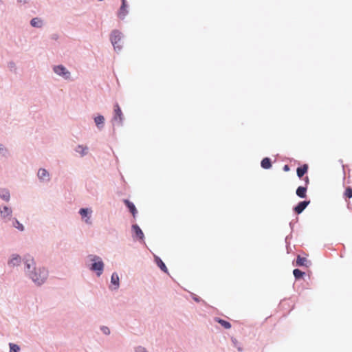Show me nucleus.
Returning a JSON list of instances; mask_svg holds the SVG:
<instances>
[{
    "mask_svg": "<svg viewBox=\"0 0 352 352\" xmlns=\"http://www.w3.org/2000/svg\"><path fill=\"white\" fill-rule=\"evenodd\" d=\"M111 283L114 285L113 289H117L119 286V277L116 273H113L111 278Z\"/></svg>",
    "mask_w": 352,
    "mask_h": 352,
    "instance_id": "obj_14",
    "label": "nucleus"
},
{
    "mask_svg": "<svg viewBox=\"0 0 352 352\" xmlns=\"http://www.w3.org/2000/svg\"><path fill=\"white\" fill-rule=\"evenodd\" d=\"M17 226H16V228H18L19 230H23L24 228H23V226L22 224H21L19 221H16Z\"/></svg>",
    "mask_w": 352,
    "mask_h": 352,
    "instance_id": "obj_30",
    "label": "nucleus"
},
{
    "mask_svg": "<svg viewBox=\"0 0 352 352\" xmlns=\"http://www.w3.org/2000/svg\"><path fill=\"white\" fill-rule=\"evenodd\" d=\"M95 123L98 127L100 126V124H102L104 121V118L102 116H98L94 119Z\"/></svg>",
    "mask_w": 352,
    "mask_h": 352,
    "instance_id": "obj_23",
    "label": "nucleus"
},
{
    "mask_svg": "<svg viewBox=\"0 0 352 352\" xmlns=\"http://www.w3.org/2000/svg\"><path fill=\"white\" fill-rule=\"evenodd\" d=\"M344 196L349 199L352 197V188L351 187L349 186L346 188Z\"/></svg>",
    "mask_w": 352,
    "mask_h": 352,
    "instance_id": "obj_24",
    "label": "nucleus"
},
{
    "mask_svg": "<svg viewBox=\"0 0 352 352\" xmlns=\"http://www.w3.org/2000/svg\"><path fill=\"white\" fill-rule=\"evenodd\" d=\"M293 274L296 279H299L304 276L305 273L298 269H295L293 271Z\"/></svg>",
    "mask_w": 352,
    "mask_h": 352,
    "instance_id": "obj_22",
    "label": "nucleus"
},
{
    "mask_svg": "<svg viewBox=\"0 0 352 352\" xmlns=\"http://www.w3.org/2000/svg\"><path fill=\"white\" fill-rule=\"evenodd\" d=\"M261 166L265 169H268L272 166L270 159L265 157L261 161Z\"/></svg>",
    "mask_w": 352,
    "mask_h": 352,
    "instance_id": "obj_17",
    "label": "nucleus"
},
{
    "mask_svg": "<svg viewBox=\"0 0 352 352\" xmlns=\"http://www.w3.org/2000/svg\"><path fill=\"white\" fill-rule=\"evenodd\" d=\"M10 352H19V351L20 350V348L18 345L15 344H13V343H10Z\"/></svg>",
    "mask_w": 352,
    "mask_h": 352,
    "instance_id": "obj_25",
    "label": "nucleus"
},
{
    "mask_svg": "<svg viewBox=\"0 0 352 352\" xmlns=\"http://www.w3.org/2000/svg\"><path fill=\"white\" fill-rule=\"evenodd\" d=\"M91 261H93V263L90 267L92 271H95L97 272V275L99 276L102 274L103 272L104 263L102 261L101 258L96 256H93L91 258Z\"/></svg>",
    "mask_w": 352,
    "mask_h": 352,
    "instance_id": "obj_2",
    "label": "nucleus"
},
{
    "mask_svg": "<svg viewBox=\"0 0 352 352\" xmlns=\"http://www.w3.org/2000/svg\"><path fill=\"white\" fill-rule=\"evenodd\" d=\"M1 214L3 217H6L10 216L12 213V210L10 208L7 206H4L3 209L1 210Z\"/></svg>",
    "mask_w": 352,
    "mask_h": 352,
    "instance_id": "obj_19",
    "label": "nucleus"
},
{
    "mask_svg": "<svg viewBox=\"0 0 352 352\" xmlns=\"http://www.w3.org/2000/svg\"><path fill=\"white\" fill-rule=\"evenodd\" d=\"M283 170L285 171H288L289 170V166L288 165H285L284 167H283Z\"/></svg>",
    "mask_w": 352,
    "mask_h": 352,
    "instance_id": "obj_32",
    "label": "nucleus"
},
{
    "mask_svg": "<svg viewBox=\"0 0 352 352\" xmlns=\"http://www.w3.org/2000/svg\"><path fill=\"white\" fill-rule=\"evenodd\" d=\"M309 201H303L298 203V204L294 207V212L299 214H300L305 208L309 204Z\"/></svg>",
    "mask_w": 352,
    "mask_h": 352,
    "instance_id": "obj_7",
    "label": "nucleus"
},
{
    "mask_svg": "<svg viewBox=\"0 0 352 352\" xmlns=\"http://www.w3.org/2000/svg\"><path fill=\"white\" fill-rule=\"evenodd\" d=\"M91 212V211H90V212ZM79 212L82 218L86 217L88 215V214L89 213V212L88 211V209H86V208L80 209Z\"/></svg>",
    "mask_w": 352,
    "mask_h": 352,
    "instance_id": "obj_27",
    "label": "nucleus"
},
{
    "mask_svg": "<svg viewBox=\"0 0 352 352\" xmlns=\"http://www.w3.org/2000/svg\"><path fill=\"white\" fill-rule=\"evenodd\" d=\"M137 352H146L144 348L139 347L137 349Z\"/></svg>",
    "mask_w": 352,
    "mask_h": 352,
    "instance_id": "obj_31",
    "label": "nucleus"
},
{
    "mask_svg": "<svg viewBox=\"0 0 352 352\" xmlns=\"http://www.w3.org/2000/svg\"><path fill=\"white\" fill-rule=\"evenodd\" d=\"M308 166L307 164H304L302 166L298 167L296 170L297 175L299 177H302L307 171Z\"/></svg>",
    "mask_w": 352,
    "mask_h": 352,
    "instance_id": "obj_11",
    "label": "nucleus"
},
{
    "mask_svg": "<svg viewBox=\"0 0 352 352\" xmlns=\"http://www.w3.org/2000/svg\"><path fill=\"white\" fill-rule=\"evenodd\" d=\"M49 173L48 172L43 168H41L38 171V177L41 180H48L49 179Z\"/></svg>",
    "mask_w": 352,
    "mask_h": 352,
    "instance_id": "obj_9",
    "label": "nucleus"
},
{
    "mask_svg": "<svg viewBox=\"0 0 352 352\" xmlns=\"http://www.w3.org/2000/svg\"><path fill=\"white\" fill-rule=\"evenodd\" d=\"M122 112L118 104H116L114 105V116L113 120L118 122V123H121L122 121Z\"/></svg>",
    "mask_w": 352,
    "mask_h": 352,
    "instance_id": "obj_6",
    "label": "nucleus"
},
{
    "mask_svg": "<svg viewBox=\"0 0 352 352\" xmlns=\"http://www.w3.org/2000/svg\"><path fill=\"white\" fill-rule=\"evenodd\" d=\"M215 320L219 323L222 327H223L225 329H230L231 328V324L229 322L226 321V320H224L223 319H220V318H216Z\"/></svg>",
    "mask_w": 352,
    "mask_h": 352,
    "instance_id": "obj_18",
    "label": "nucleus"
},
{
    "mask_svg": "<svg viewBox=\"0 0 352 352\" xmlns=\"http://www.w3.org/2000/svg\"><path fill=\"white\" fill-rule=\"evenodd\" d=\"M132 229L138 237H139L140 239L144 238L143 232L138 225H133L132 226Z\"/></svg>",
    "mask_w": 352,
    "mask_h": 352,
    "instance_id": "obj_13",
    "label": "nucleus"
},
{
    "mask_svg": "<svg viewBox=\"0 0 352 352\" xmlns=\"http://www.w3.org/2000/svg\"><path fill=\"white\" fill-rule=\"evenodd\" d=\"M101 330L106 335H108L110 333V330L107 327H102L101 328Z\"/></svg>",
    "mask_w": 352,
    "mask_h": 352,
    "instance_id": "obj_29",
    "label": "nucleus"
},
{
    "mask_svg": "<svg viewBox=\"0 0 352 352\" xmlns=\"http://www.w3.org/2000/svg\"><path fill=\"white\" fill-rule=\"evenodd\" d=\"M54 72L65 79L70 78V72L63 65H58L54 67Z\"/></svg>",
    "mask_w": 352,
    "mask_h": 352,
    "instance_id": "obj_3",
    "label": "nucleus"
},
{
    "mask_svg": "<svg viewBox=\"0 0 352 352\" xmlns=\"http://www.w3.org/2000/svg\"><path fill=\"white\" fill-rule=\"evenodd\" d=\"M158 266L164 272H167L168 270L165 264L163 263L162 260H160L157 263Z\"/></svg>",
    "mask_w": 352,
    "mask_h": 352,
    "instance_id": "obj_26",
    "label": "nucleus"
},
{
    "mask_svg": "<svg viewBox=\"0 0 352 352\" xmlns=\"http://www.w3.org/2000/svg\"><path fill=\"white\" fill-rule=\"evenodd\" d=\"M0 197L3 199H4L6 201H8L9 198H10V192L7 190H5V189L1 190H0Z\"/></svg>",
    "mask_w": 352,
    "mask_h": 352,
    "instance_id": "obj_20",
    "label": "nucleus"
},
{
    "mask_svg": "<svg viewBox=\"0 0 352 352\" xmlns=\"http://www.w3.org/2000/svg\"><path fill=\"white\" fill-rule=\"evenodd\" d=\"M30 278L38 285L43 284L47 277V271L43 268L34 269V271L29 274Z\"/></svg>",
    "mask_w": 352,
    "mask_h": 352,
    "instance_id": "obj_1",
    "label": "nucleus"
},
{
    "mask_svg": "<svg viewBox=\"0 0 352 352\" xmlns=\"http://www.w3.org/2000/svg\"><path fill=\"white\" fill-rule=\"evenodd\" d=\"M85 222H86V223H90V222H89V217L85 220Z\"/></svg>",
    "mask_w": 352,
    "mask_h": 352,
    "instance_id": "obj_33",
    "label": "nucleus"
},
{
    "mask_svg": "<svg viewBox=\"0 0 352 352\" xmlns=\"http://www.w3.org/2000/svg\"><path fill=\"white\" fill-rule=\"evenodd\" d=\"M309 265L310 262L307 259L306 257H302L300 255L297 256L296 265L308 267Z\"/></svg>",
    "mask_w": 352,
    "mask_h": 352,
    "instance_id": "obj_8",
    "label": "nucleus"
},
{
    "mask_svg": "<svg viewBox=\"0 0 352 352\" xmlns=\"http://www.w3.org/2000/svg\"><path fill=\"white\" fill-rule=\"evenodd\" d=\"M124 204L129 208L130 212L132 213L133 216L135 217L137 213V210L135 206L133 203L129 201V200H124Z\"/></svg>",
    "mask_w": 352,
    "mask_h": 352,
    "instance_id": "obj_10",
    "label": "nucleus"
},
{
    "mask_svg": "<svg viewBox=\"0 0 352 352\" xmlns=\"http://www.w3.org/2000/svg\"><path fill=\"white\" fill-rule=\"evenodd\" d=\"M31 25L36 28H41L43 25V21L39 18H34L31 20Z\"/></svg>",
    "mask_w": 352,
    "mask_h": 352,
    "instance_id": "obj_16",
    "label": "nucleus"
},
{
    "mask_svg": "<svg viewBox=\"0 0 352 352\" xmlns=\"http://www.w3.org/2000/svg\"><path fill=\"white\" fill-rule=\"evenodd\" d=\"M87 150L88 148L87 146H84L82 145H79L76 149V152L80 153L82 155L87 154Z\"/></svg>",
    "mask_w": 352,
    "mask_h": 352,
    "instance_id": "obj_21",
    "label": "nucleus"
},
{
    "mask_svg": "<svg viewBox=\"0 0 352 352\" xmlns=\"http://www.w3.org/2000/svg\"><path fill=\"white\" fill-rule=\"evenodd\" d=\"M296 195L300 198H305L307 196V188L299 186L296 190Z\"/></svg>",
    "mask_w": 352,
    "mask_h": 352,
    "instance_id": "obj_12",
    "label": "nucleus"
},
{
    "mask_svg": "<svg viewBox=\"0 0 352 352\" xmlns=\"http://www.w3.org/2000/svg\"><path fill=\"white\" fill-rule=\"evenodd\" d=\"M25 265H26L28 270H30L32 266H34V262L33 259L27 260L25 262Z\"/></svg>",
    "mask_w": 352,
    "mask_h": 352,
    "instance_id": "obj_28",
    "label": "nucleus"
},
{
    "mask_svg": "<svg viewBox=\"0 0 352 352\" xmlns=\"http://www.w3.org/2000/svg\"><path fill=\"white\" fill-rule=\"evenodd\" d=\"M21 263V257L19 255H13L10 261H9V264L13 266L19 265Z\"/></svg>",
    "mask_w": 352,
    "mask_h": 352,
    "instance_id": "obj_15",
    "label": "nucleus"
},
{
    "mask_svg": "<svg viewBox=\"0 0 352 352\" xmlns=\"http://www.w3.org/2000/svg\"><path fill=\"white\" fill-rule=\"evenodd\" d=\"M122 1V5L118 12V16L121 19H124L126 14H128V5L126 0H121Z\"/></svg>",
    "mask_w": 352,
    "mask_h": 352,
    "instance_id": "obj_5",
    "label": "nucleus"
},
{
    "mask_svg": "<svg viewBox=\"0 0 352 352\" xmlns=\"http://www.w3.org/2000/svg\"><path fill=\"white\" fill-rule=\"evenodd\" d=\"M1 150H3V147H1V146H0V151H1Z\"/></svg>",
    "mask_w": 352,
    "mask_h": 352,
    "instance_id": "obj_34",
    "label": "nucleus"
},
{
    "mask_svg": "<svg viewBox=\"0 0 352 352\" xmlns=\"http://www.w3.org/2000/svg\"><path fill=\"white\" fill-rule=\"evenodd\" d=\"M121 41V33L119 31L115 30L111 33V41L115 48H120L119 45L120 41Z\"/></svg>",
    "mask_w": 352,
    "mask_h": 352,
    "instance_id": "obj_4",
    "label": "nucleus"
}]
</instances>
